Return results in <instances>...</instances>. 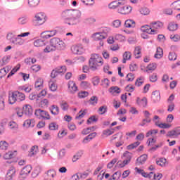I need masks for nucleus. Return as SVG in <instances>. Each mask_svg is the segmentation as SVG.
Returning a JSON list of instances; mask_svg holds the SVG:
<instances>
[{"label":"nucleus","mask_w":180,"mask_h":180,"mask_svg":"<svg viewBox=\"0 0 180 180\" xmlns=\"http://www.w3.org/2000/svg\"><path fill=\"white\" fill-rule=\"evenodd\" d=\"M132 11V8L130 6H124L122 8H121L120 9V13H122V15H129V13H130Z\"/></svg>","instance_id":"2eb2a0df"},{"label":"nucleus","mask_w":180,"mask_h":180,"mask_svg":"<svg viewBox=\"0 0 180 180\" xmlns=\"http://www.w3.org/2000/svg\"><path fill=\"white\" fill-rule=\"evenodd\" d=\"M124 158H125V160H127L128 161H131V153H130V152H125L124 153Z\"/></svg>","instance_id":"0e129e2a"},{"label":"nucleus","mask_w":180,"mask_h":180,"mask_svg":"<svg viewBox=\"0 0 180 180\" xmlns=\"http://www.w3.org/2000/svg\"><path fill=\"white\" fill-rule=\"evenodd\" d=\"M20 68V65H17L13 70L10 72V73L8 75L7 78H11L12 75H15V72H18Z\"/></svg>","instance_id":"c9c22d12"},{"label":"nucleus","mask_w":180,"mask_h":180,"mask_svg":"<svg viewBox=\"0 0 180 180\" xmlns=\"http://www.w3.org/2000/svg\"><path fill=\"white\" fill-rule=\"evenodd\" d=\"M18 23L20 25H26V23H27V18L21 17V18H18Z\"/></svg>","instance_id":"13d9d810"},{"label":"nucleus","mask_w":180,"mask_h":180,"mask_svg":"<svg viewBox=\"0 0 180 180\" xmlns=\"http://www.w3.org/2000/svg\"><path fill=\"white\" fill-rule=\"evenodd\" d=\"M41 34L43 39H50V37H53L57 34V30L45 31Z\"/></svg>","instance_id":"9b49d317"},{"label":"nucleus","mask_w":180,"mask_h":180,"mask_svg":"<svg viewBox=\"0 0 180 180\" xmlns=\"http://www.w3.org/2000/svg\"><path fill=\"white\" fill-rule=\"evenodd\" d=\"M15 98L17 102H22V101H25V96L22 93H20L19 91H15Z\"/></svg>","instance_id":"bb28decb"},{"label":"nucleus","mask_w":180,"mask_h":180,"mask_svg":"<svg viewBox=\"0 0 180 180\" xmlns=\"http://www.w3.org/2000/svg\"><path fill=\"white\" fill-rule=\"evenodd\" d=\"M82 13L79 10L68 9L62 12L61 18L65 23L69 26H77L81 22Z\"/></svg>","instance_id":"f257e3e1"},{"label":"nucleus","mask_w":180,"mask_h":180,"mask_svg":"<svg viewBox=\"0 0 180 180\" xmlns=\"http://www.w3.org/2000/svg\"><path fill=\"white\" fill-rule=\"evenodd\" d=\"M15 174L16 169L15 167H11L6 175V180H13Z\"/></svg>","instance_id":"f8f14e48"},{"label":"nucleus","mask_w":180,"mask_h":180,"mask_svg":"<svg viewBox=\"0 0 180 180\" xmlns=\"http://www.w3.org/2000/svg\"><path fill=\"white\" fill-rule=\"evenodd\" d=\"M60 106L63 110L64 111L68 110V103L66 101H60Z\"/></svg>","instance_id":"c03bdc74"},{"label":"nucleus","mask_w":180,"mask_h":180,"mask_svg":"<svg viewBox=\"0 0 180 180\" xmlns=\"http://www.w3.org/2000/svg\"><path fill=\"white\" fill-rule=\"evenodd\" d=\"M11 60V56H6L4 57H3L1 61L0 60V65L1 67H4V65H6V64H8V63H9V61Z\"/></svg>","instance_id":"c85d7f7f"},{"label":"nucleus","mask_w":180,"mask_h":180,"mask_svg":"<svg viewBox=\"0 0 180 180\" xmlns=\"http://www.w3.org/2000/svg\"><path fill=\"white\" fill-rule=\"evenodd\" d=\"M15 102H17L15 91L10 93L8 94V103L10 105H13Z\"/></svg>","instance_id":"6ab92c4d"},{"label":"nucleus","mask_w":180,"mask_h":180,"mask_svg":"<svg viewBox=\"0 0 180 180\" xmlns=\"http://www.w3.org/2000/svg\"><path fill=\"white\" fill-rule=\"evenodd\" d=\"M134 54L135 56V58H140V54H141V48H140V46H136L134 51Z\"/></svg>","instance_id":"ea45409f"},{"label":"nucleus","mask_w":180,"mask_h":180,"mask_svg":"<svg viewBox=\"0 0 180 180\" xmlns=\"http://www.w3.org/2000/svg\"><path fill=\"white\" fill-rule=\"evenodd\" d=\"M22 113L26 116H32L33 115V108L30 105H25V107L22 108Z\"/></svg>","instance_id":"ddd939ff"},{"label":"nucleus","mask_w":180,"mask_h":180,"mask_svg":"<svg viewBox=\"0 0 180 180\" xmlns=\"http://www.w3.org/2000/svg\"><path fill=\"white\" fill-rule=\"evenodd\" d=\"M169 60L170 61H175V60H176V53L174 52H170L169 54Z\"/></svg>","instance_id":"052dcab7"},{"label":"nucleus","mask_w":180,"mask_h":180,"mask_svg":"<svg viewBox=\"0 0 180 180\" xmlns=\"http://www.w3.org/2000/svg\"><path fill=\"white\" fill-rule=\"evenodd\" d=\"M146 68V72H148V71H155V70L157 68V63H150L147 66Z\"/></svg>","instance_id":"a19ab883"},{"label":"nucleus","mask_w":180,"mask_h":180,"mask_svg":"<svg viewBox=\"0 0 180 180\" xmlns=\"http://www.w3.org/2000/svg\"><path fill=\"white\" fill-rule=\"evenodd\" d=\"M15 156V152L9 151L4 154V160H11V158H14Z\"/></svg>","instance_id":"e433bc0d"},{"label":"nucleus","mask_w":180,"mask_h":180,"mask_svg":"<svg viewBox=\"0 0 180 180\" xmlns=\"http://www.w3.org/2000/svg\"><path fill=\"white\" fill-rule=\"evenodd\" d=\"M68 88L72 94H74V92H77V91L78 90V87H77V85L75 84V83H74V82H70L68 83Z\"/></svg>","instance_id":"a878e982"},{"label":"nucleus","mask_w":180,"mask_h":180,"mask_svg":"<svg viewBox=\"0 0 180 180\" xmlns=\"http://www.w3.org/2000/svg\"><path fill=\"white\" fill-rule=\"evenodd\" d=\"M170 40H172V41H174L175 43L180 41V36L178 34L170 35Z\"/></svg>","instance_id":"09e8293b"},{"label":"nucleus","mask_w":180,"mask_h":180,"mask_svg":"<svg viewBox=\"0 0 180 180\" xmlns=\"http://www.w3.org/2000/svg\"><path fill=\"white\" fill-rule=\"evenodd\" d=\"M100 115H105L108 112V107L106 105L101 106L98 108Z\"/></svg>","instance_id":"603ef678"},{"label":"nucleus","mask_w":180,"mask_h":180,"mask_svg":"<svg viewBox=\"0 0 180 180\" xmlns=\"http://www.w3.org/2000/svg\"><path fill=\"white\" fill-rule=\"evenodd\" d=\"M157 133H158V129H151L146 133V137L153 136V134H157Z\"/></svg>","instance_id":"69168bd1"},{"label":"nucleus","mask_w":180,"mask_h":180,"mask_svg":"<svg viewBox=\"0 0 180 180\" xmlns=\"http://www.w3.org/2000/svg\"><path fill=\"white\" fill-rule=\"evenodd\" d=\"M141 30L143 32V33H148L149 34H156L157 33V30L153 29V27L148 25L141 27Z\"/></svg>","instance_id":"1a4fd4ad"},{"label":"nucleus","mask_w":180,"mask_h":180,"mask_svg":"<svg viewBox=\"0 0 180 180\" xmlns=\"http://www.w3.org/2000/svg\"><path fill=\"white\" fill-rule=\"evenodd\" d=\"M49 130H58V124L56 122H51L49 125Z\"/></svg>","instance_id":"8fccbe9b"},{"label":"nucleus","mask_w":180,"mask_h":180,"mask_svg":"<svg viewBox=\"0 0 180 180\" xmlns=\"http://www.w3.org/2000/svg\"><path fill=\"white\" fill-rule=\"evenodd\" d=\"M120 5H124V0H119L117 1H113L109 4L110 9H116L117 6H120Z\"/></svg>","instance_id":"a211bd4d"},{"label":"nucleus","mask_w":180,"mask_h":180,"mask_svg":"<svg viewBox=\"0 0 180 180\" xmlns=\"http://www.w3.org/2000/svg\"><path fill=\"white\" fill-rule=\"evenodd\" d=\"M124 27H128V28L136 27V22L134 20H130V19L127 20L124 22Z\"/></svg>","instance_id":"4be33fe9"},{"label":"nucleus","mask_w":180,"mask_h":180,"mask_svg":"<svg viewBox=\"0 0 180 180\" xmlns=\"http://www.w3.org/2000/svg\"><path fill=\"white\" fill-rule=\"evenodd\" d=\"M35 88L37 91H39V89H41L43 88V79H38L35 82Z\"/></svg>","instance_id":"2f4dec72"},{"label":"nucleus","mask_w":180,"mask_h":180,"mask_svg":"<svg viewBox=\"0 0 180 180\" xmlns=\"http://www.w3.org/2000/svg\"><path fill=\"white\" fill-rule=\"evenodd\" d=\"M37 153H39V148L37 146H34L31 148L29 155L32 157V155H36Z\"/></svg>","instance_id":"4c0bfd02"},{"label":"nucleus","mask_w":180,"mask_h":180,"mask_svg":"<svg viewBox=\"0 0 180 180\" xmlns=\"http://www.w3.org/2000/svg\"><path fill=\"white\" fill-rule=\"evenodd\" d=\"M140 13L141 15H149L150 14V10L147 8H142L140 9Z\"/></svg>","instance_id":"bf43d9fd"},{"label":"nucleus","mask_w":180,"mask_h":180,"mask_svg":"<svg viewBox=\"0 0 180 180\" xmlns=\"http://www.w3.org/2000/svg\"><path fill=\"white\" fill-rule=\"evenodd\" d=\"M22 126L23 127H26V129H29V127H34V120H26Z\"/></svg>","instance_id":"412c9836"},{"label":"nucleus","mask_w":180,"mask_h":180,"mask_svg":"<svg viewBox=\"0 0 180 180\" xmlns=\"http://www.w3.org/2000/svg\"><path fill=\"white\" fill-rule=\"evenodd\" d=\"M32 172V165L25 166L20 172L19 179H22V178H26L29 174Z\"/></svg>","instance_id":"6e6552de"},{"label":"nucleus","mask_w":180,"mask_h":180,"mask_svg":"<svg viewBox=\"0 0 180 180\" xmlns=\"http://www.w3.org/2000/svg\"><path fill=\"white\" fill-rule=\"evenodd\" d=\"M131 58V53L130 51H125L123 54L122 63L126 64V61H129Z\"/></svg>","instance_id":"393cba45"},{"label":"nucleus","mask_w":180,"mask_h":180,"mask_svg":"<svg viewBox=\"0 0 180 180\" xmlns=\"http://www.w3.org/2000/svg\"><path fill=\"white\" fill-rule=\"evenodd\" d=\"M39 106L41 108H47V106H49V100L44 99L41 101V102L39 103Z\"/></svg>","instance_id":"864d4df0"},{"label":"nucleus","mask_w":180,"mask_h":180,"mask_svg":"<svg viewBox=\"0 0 180 180\" xmlns=\"http://www.w3.org/2000/svg\"><path fill=\"white\" fill-rule=\"evenodd\" d=\"M162 56H164V51L162 48L158 47L156 53L155 54V58H162Z\"/></svg>","instance_id":"cd10ccee"},{"label":"nucleus","mask_w":180,"mask_h":180,"mask_svg":"<svg viewBox=\"0 0 180 180\" xmlns=\"http://www.w3.org/2000/svg\"><path fill=\"white\" fill-rule=\"evenodd\" d=\"M67 71V68L65 66H62L60 68H57L56 70H53L51 73V78H56L58 74H64Z\"/></svg>","instance_id":"423d86ee"},{"label":"nucleus","mask_w":180,"mask_h":180,"mask_svg":"<svg viewBox=\"0 0 180 180\" xmlns=\"http://www.w3.org/2000/svg\"><path fill=\"white\" fill-rule=\"evenodd\" d=\"M36 116H41L42 119H45L46 120H50L51 117L50 114L47 111L43 110L41 109H38L35 110Z\"/></svg>","instance_id":"0eeeda50"},{"label":"nucleus","mask_w":180,"mask_h":180,"mask_svg":"<svg viewBox=\"0 0 180 180\" xmlns=\"http://www.w3.org/2000/svg\"><path fill=\"white\" fill-rule=\"evenodd\" d=\"M148 156L146 154L141 155L136 159V165H142L147 161Z\"/></svg>","instance_id":"dca6fc26"},{"label":"nucleus","mask_w":180,"mask_h":180,"mask_svg":"<svg viewBox=\"0 0 180 180\" xmlns=\"http://www.w3.org/2000/svg\"><path fill=\"white\" fill-rule=\"evenodd\" d=\"M153 29H162L164 24L160 21H153L150 23Z\"/></svg>","instance_id":"b1692460"},{"label":"nucleus","mask_w":180,"mask_h":180,"mask_svg":"<svg viewBox=\"0 0 180 180\" xmlns=\"http://www.w3.org/2000/svg\"><path fill=\"white\" fill-rule=\"evenodd\" d=\"M120 176H122V172H116L112 177L109 179V180H118L120 179Z\"/></svg>","instance_id":"79ce46f5"},{"label":"nucleus","mask_w":180,"mask_h":180,"mask_svg":"<svg viewBox=\"0 0 180 180\" xmlns=\"http://www.w3.org/2000/svg\"><path fill=\"white\" fill-rule=\"evenodd\" d=\"M158 127L160 129H169V127H171V124L167 123H160L158 125Z\"/></svg>","instance_id":"338daca9"},{"label":"nucleus","mask_w":180,"mask_h":180,"mask_svg":"<svg viewBox=\"0 0 180 180\" xmlns=\"http://www.w3.org/2000/svg\"><path fill=\"white\" fill-rule=\"evenodd\" d=\"M89 103H90V105L95 106L98 103V97L96 96H93L89 99Z\"/></svg>","instance_id":"49530a36"},{"label":"nucleus","mask_w":180,"mask_h":180,"mask_svg":"<svg viewBox=\"0 0 180 180\" xmlns=\"http://www.w3.org/2000/svg\"><path fill=\"white\" fill-rule=\"evenodd\" d=\"M65 44L59 38H53L49 41V45H47L44 49V53H51L56 50H64Z\"/></svg>","instance_id":"f03ea898"},{"label":"nucleus","mask_w":180,"mask_h":180,"mask_svg":"<svg viewBox=\"0 0 180 180\" xmlns=\"http://www.w3.org/2000/svg\"><path fill=\"white\" fill-rule=\"evenodd\" d=\"M49 89L52 92H56L57 91V84L53 82H49Z\"/></svg>","instance_id":"3c124183"},{"label":"nucleus","mask_w":180,"mask_h":180,"mask_svg":"<svg viewBox=\"0 0 180 180\" xmlns=\"http://www.w3.org/2000/svg\"><path fill=\"white\" fill-rule=\"evenodd\" d=\"M139 146H140V142L139 141H136V142H134V143L128 146L127 148L129 150H133V149L136 148V147H139Z\"/></svg>","instance_id":"6e6d98bb"},{"label":"nucleus","mask_w":180,"mask_h":180,"mask_svg":"<svg viewBox=\"0 0 180 180\" xmlns=\"http://www.w3.org/2000/svg\"><path fill=\"white\" fill-rule=\"evenodd\" d=\"M136 103L141 108H146L147 106V98L143 97L142 99H140V98L138 97L136 99Z\"/></svg>","instance_id":"f3484780"},{"label":"nucleus","mask_w":180,"mask_h":180,"mask_svg":"<svg viewBox=\"0 0 180 180\" xmlns=\"http://www.w3.org/2000/svg\"><path fill=\"white\" fill-rule=\"evenodd\" d=\"M95 130H96V127H88V128L84 129L82 131V134H83L84 136H86V134H89L90 131H95Z\"/></svg>","instance_id":"c756f323"},{"label":"nucleus","mask_w":180,"mask_h":180,"mask_svg":"<svg viewBox=\"0 0 180 180\" xmlns=\"http://www.w3.org/2000/svg\"><path fill=\"white\" fill-rule=\"evenodd\" d=\"M143 84H144V77H143L138 78L135 82L136 86H141Z\"/></svg>","instance_id":"de8ad7c7"},{"label":"nucleus","mask_w":180,"mask_h":180,"mask_svg":"<svg viewBox=\"0 0 180 180\" xmlns=\"http://www.w3.org/2000/svg\"><path fill=\"white\" fill-rule=\"evenodd\" d=\"M80 157H82V153L78 152L76 155L73 156L72 162H76V161H78V160H79Z\"/></svg>","instance_id":"4d7b16f0"},{"label":"nucleus","mask_w":180,"mask_h":180,"mask_svg":"<svg viewBox=\"0 0 180 180\" xmlns=\"http://www.w3.org/2000/svg\"><path fill=\"white\" fill-rule=\"evenodd\" d=\"M143 115H144V119H143V122H146V123H151V113H150V112H148V110H144L143 112Z\"/></svg>","instance_id":"5701e85b"},{"label":"nucleus","mask_w":180,"mask_h":180,"mask_svg":"<svg viewBox=\"0 0 180 180\" xmlns=\"http://www.w3.org/2000/svg\"><path fill=\"white\" fill-rule=\"evenodd\" d=\"M89 95V93H88V91H81V92H79L78 94V96L80 98H86V96H88Z\"/></svg>","instance_id":"680f3d73"},{"label":"nucleus","mask_w":180,"mask_h":180,"mask_svg":"<svg viewBox=\"0 0 180 180\" xmlns=\"http://www.w3.org/2000/svg\"><path fill=\"white\" fill-rule=\"evenodd\" d=\"M121 25L122 21H120V20H115L112 22V25L114 26V27H120Z\"/></svg>","instance_id":"774afa93"},{"label":"nucleus","mask_w":180,"mask_h":180,"mask_svg":"<svg viewBox=\"0 0 180 180\" xmlns=\"http://www.w3.org/2000/svg\"><path fill=\"white\" fill-rule=\"evenodd\" d=\"M40 4V0H28V5L30 8H36Z\"/></svg>","instance_id":"f704fd0d"},{"label":"nucleus","mask_w":180,"mask_h":180,"mask_svg":"<svg viewBox=\"0 0 180 180\" xmlns=\"http://www.w3.org/2000/svg\"><path fill=\"white\" fill-rule=\"evenodd\" d=\"M110 82L108 79V78H105L101 80V86H103L104 88H108L109 86Z\"/></svg>","instance_id":"5fc2aeb1"},{"label":"nucleus","mask_w":180,"mask_h":180,"mask_svg":"<svg viewBox=\"0 0 180 180\" xmlns=\"http://www.w3.org/2000/svg\"><path fill=\"white\" fill-rule=\"evenodd\" d=\"M71 51H72L73 54H82L85 50L82 45H75L71 47Z\"/></svg>","instance_id":"9d476101"},{"label":"nucleus","mask_w":180,"mask_h":180,"mask_svg":"<svg viewBox=\"0 0 180 180\" xmlns=\"http://www.w3.org/2000/svg\"><path fill=\"white\" fill-rule=\"evenodd\" d=\"M49 110H50L51 113H52V115H53L54 116H57V115H58V113H60V108H58V106H57L56 105H52L49 108Z\"/></svg>","instance_id":"aec40b11"},{"label":"nucleus","mask_w":180,"mask_h":180,"mask_svg":"<svg viewBox=\"0 0 180 180\" xmlns=\"http://www.w3.org/2000/svg\"><path fill=\"white\" fill-rule=\"evenodd\" d=\"M166 162H167V159L164 158H160L156 160L157 165H159L160 167H164Z\"/></svg>","instance_id":"58836bf2"},{"label":"nucleus","mask_w":180,"mask_h":180,"mask_svg":"<svg viewBox=\"0 0 180 180\" xmlns=\"http://www.w3.org/2000/svg\"><path fill=\"white\" fill-rule=\"evenodd\" d=\"M168 30L170 32H175V30H178V24L170 22L168 25Z\"/></svg>","instance_id":"72a5a7b5"},{"label":"nucleus","mask_w":180,"mask_h":180,"mask_svg":"<svg viewBox=\"0 0 180 180\" xmlns=\"http://www.w3.org/2000/svg\"><path fill=\"white\" fill-rule=\"evenodd\" d=\"M110 92L113 95H115V94H120V88L118 86H112L110 88Z\"/></svg>","instance_id":"37998d69"},{"label":"nucleus","mask_w":180,"mask_h":180,"mask_svg":"<svg viewBox=\"0 0 180 180\" xmlns=\"http://www.w3.org/2000/svg\"><path fill=\"white\" fill-rule=\"evenodd\" d=\"M34 46L35 47H42V46H46V42L43 39H37L34 41Z\"/></svg>","instance_id":"7c9ffc66"},{"label":"nucleus","mask_w":180,"mask_h":180,"mask_svg":"<svg viewBox=\"0 0 180 180\" xmlns=\"http://www.w3.org/2000/svg\"><path fill=\"white\" fill-rule=\"evenodd\" d=\"M8 147H9V144L6 141H0L1 150H8Z\"/></svg>","instance_id":"a18cd8bd"},{"label":"nucleus","mask_w":180,"mask_h":180,"mask_svg":"<svg viewBox=\"0 0 180 180\" xmlns=\"http://www.w3.org/2000/svg\"><path fill=\"white\" fill-rule=\"evenodd\" d=\"M174 6V8L176 11H180V0L177 1H174V3H172V4Z\"/></svg>","instance_id":"e2e57ef3"},{"label":"nucleus","mask_w":180,"mask_h":180,"mask_svg":"<svg viewBox=\"0 0 180 180\" xmlns=\"http://www.w3.org/2000/svg\"><path fill=\"white\" fill-rule=\"evenodd\" d=\"M44 22H46V13L44 12L36 13L32 20L34 26H40V25H43Z\"/></svg>","instance_id":"20e7f679"},{"label":"nucleus","mask_w":180,"mask_h":180,"mask_svg":"<svg viewBox=\"0 0 180 180\" xmlns=\"http://www.w3.org/2000/svg\"><path fill=\"white\" fill-rule=\"evenodd\" d=\"M152 99L157 103V102H160L161 101V94L159 91H155L152 93Z\"/></svg>","instance_id":"4468645a"},{"label":"nucleus","mask_w":180,"mask_h":180,"mask_svg":"<svg viewBox=\"0 0 180 180\" xmlns=\"http://www.w3.org/2000/svg\"><path fill=\"white\" fill-rule=\"evenodd\" d=\"M13 44H15L16 46H22L24 43L25 41L23 39L19 38V37H15L13 40L12 42Z\"/></svg>","instance_id":"473e14b6"},{"label":"nucleus","mask_w":180,"mask_h":180,"mask_svg":"<svg viewBox=\"0 0 180 180\" xmlns=\"http://www.w3.org/2000/svg\"><path fill=\"white\" fill-rule=\"evenodd\" d=\"M103 64V62L102 61L101 56L96 53L91 55V57L89 60V68L91 70V71H96V70H98V67H99V65H102Z\"/></svg>","instance_id":"7ed1b4c3"},{"label":"nucleus","mask_w":180,"mask_h":180,"mask_svg":"<svg viewBox=\"0 0 180 180\" xmlns=\"http://www.w3.org/2000/svg\"><path fill=\"white\" fill-rule=\"evenodd\" d=\"M108 33H109V28H103L100 32H96L93 34V39L94 40H103L108 37Z\"/></svg>","instance_id":"39448f33"}]
</instances>
